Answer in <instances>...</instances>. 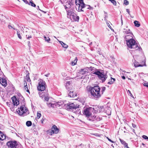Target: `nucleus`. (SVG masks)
I'll return each mask as SVG.
<instances>
[{"mask_svg":"<svg viewBox=\"0 0 148 148\" xmlns=\"http://www.w3.org/2000/svg\"><path fill=\"white\" fill-rule=\"evenodd\" d=\"M100 90V88L97 86L90 87V92L93 98L97 99L101 97Z\"/></svg>","mask_w":148,"mask_h":148,"instance_id":"nucleus-1","label":"nucleus"},{"mask_svg":"<svg viewBox=\"0 0 148 148\" xmlns=\"http://www.w3.org/2000/svg\"><path fill=\"white\" fill-rule=\"evenodd\" d=\"M78 3H77V0L75 1L76 4L75 8L78 11H83L84 10L82 9L84 8L87 9H92V8L90 5L85 4L84 3L83 0H78Z\"/></svg>","mask_w":148,"mask_h":148,"instance_id":"nucleus-2","label":"nucleus"},{"mask_svg":"<svg viewBox=\"0 0 148 148\" xmlns=\"http://www.w3.org/2000/svg\"><path fill=\"white\" fill-rule=\"evenodd\" d=\"M93 74L97 76L99 79L101 80L102 82H104L108 77V76L103 71L101 70H97L93 73Z\"/></svg>","mask_w":148,"mask_h":148,"instance_id":"nucleus-3","label":"nucleus"},{"mask_svg":"<svg viewBox=\"0 0 148 148\" xmlns=\"http://www.w3.org/2000/svg\"><path fill=\"white\" fill-rule=\"evenodd\" d=\"M16 112L19 115L22 116H25L29 114L27 108L24 105H22L20 108H18L16 110Z\"/></svg>","mask_w":148,"mask_h":148,"instance_id":"nucleus-4","label":"nucleus"},{"mask_svg":"<svg viewBox=\"0 0 148 148\" xmlns=\"http://www.w3.org/2000/svg\"><path fill=\"white\" fill-rule=\"evenodd\" d=\"M126 44L128 47L130 49H135L136 50H140V47L138 46L137 43L133 39L128 41Z\"/></svg>","mask_w":148,"mask_h":148,"instance_id":"nucleus-5","label":"nucleus"},{"mask_svg":"<svg viewBox=\"0 0 148 148\" xmlns=\"http://www.w3.org/2000/svg\"><path fill=\"white\" fill-rule=\"evenodd\" d=\"M7 145L8 147L11 148H17L18 147H19L20 148H22V146L18 144L16 141L8 142L7 143Z\"/></svg>","mask_w":148,"mask_h":148,"instance_id":"nucleus-6","label":"nucleus"},{"mask_svg":"<svg viewBox=\"0 0 148 148\" xmlns=\"http://www.w3.org/2000/svg\"><path fill=\"white\" fill-rule=\"evenodd\" d=\"M38 86L37 87L38 90L44 91L46 88V83L42 79H40L38 83Z\"/></svg>","mask_w":148,"mask_h":148,"instance_id":"nucleus-7","label":"nucleus"},{"mask_svg":"<svg viewBox=\"0 0 148 148\" xmlns=\"http://www.w3.org/2000/svg\"><path fill=\"white\" fill-rule=\"evenodd\" d=\"M92 111L91 109V107H84L83 110V114L86 116V117H89L92 114Z\"/></svg>","mask_w":148,"mask_h":148,"instance_id":"nucleus-8","label":"nucleus"},{"mask_svg":"<svg viewBox=\"0 0 148 148\" xmlns=\"http://www.w3.org/2000/svg\"><path fill=\"white\" fill-rule=\"evenodd\" d=\"M79 106L75 104L74 103H68L66 106L67 110H70L73 109H76L77 108H79Z\"/></svg>","mask_w":148,"mask_h":148,"instance_id":"nucleus-9","label":"nucleus"},{"mask_svg":"<svg viewBox=\"0 0 148 148\" xmlns=\"http://www.w3.org/2000/svg\"><path fill=\"white\" fill-rule=\"evenodd\" d=\"M88 68L86 67L83 69H81L79 72L78 73V74H81V75H84L86 74L88 72Z\"/></svg>","mask_w":148,"mask_h":148,"instance_id":"nucleus-10","label":"nucleus"},{"mask_svg":"<svg viewBox=\"0 0 148 148\" xmlns=\"http://www.w3.org/2000/svg\"><path fill=\"white\" fill-rule=\"evenodd\" d=\"M70 91L69 94V95L71 97H74L77 96V94L74 90V89L71 88L70 90H68Z\"/></svg>","mask_w":148,"mask_h":148,"instance_id":"nucleus-11","label":"nucleus"},{"mask_svg":"<svg viewBox=\"0 0 148 148\" xmlns=\"http://www.w3.org/2000/svg\"><path fill=\"white\" fill-rule=\"evenodd\" d=\"M72 84V81H67L66 82V84L65 87L67 90H70V89L73 88V86L71 85Z\"/></svg>","mask_w":148,"mask_h":148,"instance_id":"nucleus-12","label":"nucleus"},{"mask_svg":"<svg viewBox=\"0 0 148 148\" xmlns=\"http://www.w3.org/2000/svg\"><path fill=\"white\" fill-rule=\"evenodd\" d=\"M51 131L53 134H57L59 132V129L55 125H54L52 127Z\"/></svg>","mask_w":148,"mask_h":148,"instance_id":"nucleus-13","label":"nucleus"},{"mask_svg":"<svg viewBox=\"0 0 148 148\" xmlns=\"http://www.w3.org/2000/svg\"><path fill=\"white\" fill-rule=\"evenodd\" d=\"M123 32L125 35H132V33L130 31V29L128 28L127 26H126V28L123 29Z\"/></svg>","mask_w":148,"mask_h":148,"instance_id":"nucleus-14","label":"nucleus"},{"mask_svg":"<svg viewBox=\"0 0 148 148\" xmlns=\"http://www.w3.org/2000/svg\"><path fill=\"white\" fill-rule=\"evenodd\" d=\"M133 35L132 33V35L131 34H127L126 35L125 37L124 38L125 39V41H126V42H128V41H129V40H130L132 39H133Z\"/></svg>","mask_w":148,"mask_h":148,"instance_id":"nucleus-15","label":"nucleus"},{"mask_svg":"<svg viewBox=\"0 0 148 148\" xmlns=\"http://www.w3.org/2000/svg\"><path fill=\"white\" fill-rule=\"evenodd\" d=\"M91 109H92V112L95 113H97L99 111V108L98 106H95L93 108L91 107Z\"/></svg>","mask_w":148,"mask_h":148,"instance_id":"nucleus-16","label":"nucleus"},{"mask_svg":"<svg viewBox=\"0 0 148 148\" xmlns=\"http://www.w3.org/2000/svg\"><path fill=\"white\" fill-rule=\"evenodd\" d=\"M119 140L121 143L125 147H126V148H130L128 146L127 143H126L123 140H122L121 138H119Z\"/></svg>","mask_w":148,"mask_h":148,"instance_id":"nucleus-17","label":"nucleus"},{"mask_svg":"<svg viewBox=\"0 0 148 148\" xmlns=\"http://www.w3.org/2000/svg\"><path fill=\"white\" fill-rule=\"evenodd\" d=\"M73 19L76 21H78L79 19V16H77L75 14H73L71 15Z\"/></svg>","mask_w":148,"mask_h":148,"instance_id":"nucleus-18","label":"nucleus"},{"mask_svg":"<svg viewBox=\"0 0 148 148\" xmlns=\"http://www.w3.org/2000/svg\"><path fill=\"white\" fill-rule=\"evenodd\" d=\"M0 83L2 85L4 86H5L7 85L6 81L5 79H0Z\"/></svg>","mask_w":148,"mask_h":148,"instance_id":"nucleus-19","label":"nucleus"},{"mask_svg":"<svg viewBox=\"0 0 148 148\" xmlns=\"http://www.w3.org/2000/svg\"><path fill=\"white\" fill-rule=\"evenodd\" d=\"M12 101L14 105L15 106H17L19 104L18 101L17 99H16V98H14V99H12Z\"/></svg>","mask_w":148,"mask_h":148,"instance_id":"nucleus-20","label":"nucleus"},{"mask_svg":"<svg viewBox=\"0 0 148 148\" xmlns=\"http://www.w3.org/2000/svg\"><path fill=\"white\" fill-rule=\"evenodd\" d=\"M135 62H134V66L136 67H138L139 66H143V65L139 64L138 62H136L135 60Z\"/></svg>","mask_w":148,"mask_h":148,"instance_id":"nucleus-21","label":"nucleus"},{"mask_svg":"<svg viewBox=\"0 0 148 148\" xmlns=\"http://www.w3.org/2000/svg\"><path fill=\"white\" fill-rule=\"evenodd\" d=\"M5 135L1 132L0 135V140H3L5 138Z\"/></svg>","mask_w":148,"mask_h":148,"instance_id":"nucleus-22","label":"nucleus"},{"mask_svg":"<svg viewBox=\"0 0 148 148\" xmlns=\"http://www.w3.org/2000/svg\"><path fill=\"white\" fill-rule=\"evenodd\" d=\"M59 42L60 43L63 47L66 49L68 47V46L67 45H66V44L64 43L63 42L61 41H59Z\"/></svg>","mask_w":148,"mask_h":148,"instance_id":"nucleus-23","label":"nucleus"},{"mask_svg":"<svg viewBox=\"0 0 148 148\" xmlns=\"http://www.w3.org/2000/svg\"><path fill=\"white\" fill-rule=\"evenodd\" d=\"M134 23L135 26L138 27L140 26V24L138 21H135L134 22Z\"/></svg>","mask_w":148,"mask_h":148,"instance_id":"nucleus-24","label":"nucleus"},{"mask_svg":"<svg viewBox=\"0 0 148 148\" xmlns=\"http://www.w3.org/2000/svg\"><path fill=\"white\" fill-rule=\"evenodd\" d=\"M115 78H112V77H111V80L110 81H109L108 84H113L114 82L115 81Z\"/></svg>","mask_w":148,"mask_h":148,"instance_id":"nucleus-25","label":"nucleus"},{"mask_svg":"<svg viewBox=\"0 0 148 148\" xmlns=\"http://www.w3.org/2000/svg\"><path fill=\"white\" fill-rule=\"evenodd\" d=\"M77 57H76L75 58V60L74 61H72L71 62V65L72 66H74L77 63Z\"/></svg>","mask_w":148,"mask_h":148,"instance_id":"nucleus-26","label":"nucleus"},{"mask_svg":"<svg viewBox=\"0 0 148 148\" xmlns=\"http://www.w3.org/2000/svg\"><path fill=\"white\" fill-rule=\"evenodd\" d=\"M43 97H44V99L45 101H48L49 100V98L47 95L45 96L44 95H42V97L43 98Z\"/></svg>","mask_w":148,"mask_h":148,"instance_id":"nucleus-27","label":"nucleus"},{"mask_svg":"<svg viewBox=\"0 0 148 148\" xmlns=\"http://www.w3.org/2000/svg\"><path fill=\"white\" fill-rule=\"evenodd\" d=\"M26 125L28 127H29L32 125V122L30 121H28L26 122Z\"/></svg>","mask_w":148,"mask_h":148,"instance_id":"nucleus-28","label":"nucleus"},{"mask_svg":"<svg viewBox=\"0 0 148 148\" xmlns=\"http://www.w3.org/2000/svg\"><path fill=\"white\" fill-rule=\"evenodd\" d=\"M45 40L48 42H49L50 40V38L49 37H46V36H44Z\"/></svg>","mask_w":148,"mask_h":148,"instance_id":"nucleus-29","label":"nucleus"},{"mask_svg":"<svg viewBox=\"0 0 148 148\" xmlns=\"http://www.w3.org/2000/svg\"><path fill=\"white\" fill-rule=\"evenodd\" d=\"M17 35L19 38L20 39H21L22 38L21 36V34L20 33V31H17Z\"/></svg>","mask_w":148,"mask_h":148,"instance_id":"nucleus-30","label":"nucleus"},{"mask_svg":"<svg viewBox=\"0 0 148 148\" xmlns=\"http://www.w3.org/2000/svg\"><path fill=\"white\" fill-rule=\"evenodd\" d=\"M29 4L30 5H31L32 6L34 7L36 6V5H35V4L34 3H33L32 1H31L29 2Z\"/></svg>","mask_w":148,"mask_h":148,"instance_id":"nucleus-31","label":"nucleus"},{"mask_svg":"<svg viewBox=\"0 0 148 148\" xmlns=\"http://www.w3.org/2000/svg\"><path fill=\"white\" fill-rule=\"evenodd\" d=\"M41 115L40 113H39L38 112L37 113V117L36 118H37V119H39L41 117Z\"/></svg>","mask_w":148,"mask_h":148,"instance_id":"nucleus-32","label":"nucleus"},{"mask_svg":"<svg viewBox=\"0 0 148 148\" xmlns=\"http://www.w3.org/2000/svg\"><path fill=\"white\" fill-rule=\"evenodd\" d=\"M124 3L126 5H127L129 4V2L127 0H124Z\"/></svg>","mask_w":148,"mask_h":148,"instance_id":"nucleus-33","label":"nucleus"},{"mask_svg":"<svg viewBox=\"0 0 148 148\" xmlns=\"http://www.w3.org/2000/svg\"><path fill=\"white\" fill-rule=\"evenodd\" d=\"M111 2L115 6L116 5V3L115 0H113Z\"/></svg>","mask_w":148,"mask_h":148,"instance_id":"nucleus-34","label":"nucleus"},{"mask_svg":"<svg viewBox=\"0 0 148 148\" xmlns=\"http://www.w3.org/2000/svg\"><path fill=\"white\" fill-rule=\"evenodd\" d=\"M142 137L146 140H148V137L146 135H143Z\"/></svg>","mask_w":148,"mask_h":148,"instance_id":"nucleus-35","label":"nucleus"},{"mask_svg":"<svg viewBox=\"0 0 148 148\" xmlns=\"http://www.w3.org/2000/svg\"><path fill=\"white\" fill-rule=\"evenodd\" d=\"M24 88L27 92H29V90L28 89L27 85L25 86H24Z\"/></svg>","mask_w":148,"mask_h":148,"instance_id":"nucleus-36","label":"nucleus"},{"mask_svg":"<svg viewBox=\"0 0 148 148\" xmlns=\"http://www.w3.org/2000/svg\"><path fill=\"white\" fill-rule=\"evenodd\" d=\"M26 36L27 37V38L28 39H29L30 38H32V36L31 35H26Z\"/></svg>","mask_w":148,"mask_h":148,"instance_id":"nucleus-37","label":"nucleus"},{"mask_svg":"<svg viewBox=\"0 0 148 148\" xmlns=\"http://www.w3.org/2000/svg\"><path fill=\"white\" fill-rule=\"evenodd\" d=\"M8 28L10 29H13L14 30H16V29H15L14 28H13V27H12L11 25H8Z\"/></svg>","mask_w":148,"mask_h":148,"instance_id":"nucleus-38","label":"nucleus"},{"mask_svg":"<svg viewBox=\"0 0 148 148\" xmlns=\"http://www.w3.org/2000/svg\"><path fill=\"white\" fill-rule=\"evenodd\" d=\"M102 90L101 92H102V94H103V92L105 91L106 88L105 87H103L102 88Z\"/></svg>","mask_w":148,"mask_h":148,"instance_id":"nucleus-39","label":"nucleus"},{"mask_svg":"<svg viewBox=\"0 0 148 148\" xmlns=\"http://www.w3.org/2000/svg\"><path fill=\"white\" fill-rule=\"evenodd\" d=\"M51 107L54 108L56 106V104L55 103H52Z\"/></svg>","mask_w":148,"mask_h":148,"instance_id":"nucleus-40","label":"nucleus"},{"mask_svg":"<svg viewBox=\"0 0 148 148\" xmlns=\"http://www.w3.org/2000/svg\"><path fill=\"white\" fill-rule=\"evenodd\" d=\"M106 138L108 139V140L110 141V142H111L112 143H114V142L112 140L110 139L108 137H107Z\"/></svg>","mask_w":148,"mask_h":148,"instance_id":"nucleus-41","label":"nucleus"},{"mask_svg":"<svg viewBox=\"0 0 148 148\" xmlns=\"http://www.w3.org/2000/svg\"><path fill=\"white\" fill-rule=\"evenodd\" d=\"M26 77L27 78V81H30V79L29 78V75H26Z\"/></svg>","mask_w":148,"mask_h":148,"instance_id":"nucleus-42","label":"nucleus"},{"mask_svg":"<svg viewBox=\"0 0 148 148\" xmlns=\"http://www.w3.org/2000/svg\"><path fill=\"white\" fill-rule=\"evenodd\" d=\"M128 92H129V94L130 95V96H131V97H133V95H132V94L131 93V92L130 91V90H128Z\"/></svg>","mask_w":148,"mask_h":148,"instance_id":"nucleus-43","label":"nucleus"},{"mask_svg":"<svg viewBox=\"0 0 148 148\" xmlns=\"http://www.w3.org/2000/svg\"><path fill=\"white\" fill-rule=\"evenodd\" d=\"M143 85L145 86L148 87V84L147 83H144L143 84Z\"/></svg>","mask_w":148,"mask_h":148,"instance_id":"nucleus-44","label":"nucleus"},{"mask_svg":"<svg viewBox=\"0 0 148 148\" xmlns=\"http://www.w3.org/2000/svg\"><path fill=\"white\" fill-rule=\"evenodd\" d=\"M47 104L48 106L49 107H51V104H52L51 103H47Z\"/></svg>","mask_w":148,"mask_h":148,"instance_id":"nucleus-45","label":"nucleus"},{"mask_svg":"<svg viewBox=\"0 0 148 148\" xmlns=\"http://www.w3.org/2000/svg\"><path fill=\"white\" fill-rule=\"evenodd\" d=\"M108 17V16L106 15H105V17H104V18H105V20L106 21V23H107V20H106V18H107Z\"/></svg>","mask_w":148,"mask_h":148,"instance_id":"nucleus-46","label":"nucleus"},{"mask_svg":"<svg viewBox=\"0 0 148 148\" xmlns=\"http://www.w3.org/2000/svg\"><path fill=\"white\" fill-rule=\"evenodd\" d=\"M26 4H29L27 0H22Z\"/></svg>","mask_w":148,"mask_h":148,"instance_id":"nucleus-47","label":"nucleus"},{"mask_svg":"<svg viewBox=\"0 0 148 148\" xmlns=\"http://www.w3.org/2000/svg\"><path fill=\"white\" fill-rule=\"evenodd\" d=\"M126 12L128 13L129 14H130V11L129 9H126Z\"/></svg>","mask_w":148,"mask_h":148,"instance_id":"nucleus-48","label":"nucleus"},{"mask_svg":"<svg viewBox=\"0 0 148 148\" xmlns=\"http://www.w3.org/2000/svg\"><path fill=\"white\" fill-rule=\"evenodd\" d=\"M107 24V25L108 26V27L110 28H111V26L110 25V24H109V23H106Z\"/></svg>","mask_w":148,"mask_h":148,"instance_id":"nucleus-49","label":"nucleus"},{"mask_svg":"<svg viewBox=\"0 0 148 148\" xmlns=\"http://www.w3.org/2000/svg\"><path fill=\"white\" fill-rule=\"evenodd\" d=\"M28 46L29 47V48L30 47V42L29 41L28 42Z\"/></svg>","mask_w":148,"mask_h":148,"instance_id":"nucleus-50","label":"nucleus"},{"mask_svg":"<svg viewBox=\"0 0 148 148\" xmlns=\"http://www.w3.org/2000/svg\"><path fill=\"white\" fill-rule=\"evenodd\" d=\"M24 86H25L26 85H27V83L25 81H24Z\"/></svg>","mask_w":148,"mask_h":148,"instance_id":"nucleus-51","label":"nucleus"},{"mask_svg":"<svg viewBox=\"0 0 148 148\" xmlns=\"http://www.w3.org/2000/svg\"><path fill=\"white\" fill-rule=\"evenodd\" d=\"M132 126L134 128H135L136 127V125L134 124H132Z\"/></svg>","mask_w":148,"mask_h":148,"instance_id":"nucleus-52","label":"nucleus"},{"mask_svg":"<svg viewBox=\"0 0 148 148\" xmlns=\"http://www.w3.org/2000/svg\"><path fill=\"white\" fill-rule=\"evenodd\" d=\"M44 119H42L41 120V123L42 124L43 123V121H44Z\"/></svg>","mask_w":148,"mask_h":148,"instance_id":"nucleus-53","label":"nucleus"},{"mask_svg":"<svg viewBox=\"0 0 148 148\" xmlns=\"http://www.w3.org/2000/svg\"><path fill=\"white\" fill-rule=\"evenodd\" d=\"M49 73H48L47 74L45 75L46 77H48L49 76Z\"/></svg>","mask_w":148,"mask_h":148,"instance_id":"nucleus-54","label":"nucleus"},{"mask_svg":"<svg viewBox=\"0 0 148 148\" xmlns=\"http://www.w3.org/2000/svg\"><path fill=\"white\" fill-rule=\"evenodd\" d=\"M122 78L123 79H125V77L123 75V76H122Z\"/></svg>","mask_w":148,"mask_h":148,"instance_id":"nucleus-55","label":"nucleus"},{"mask_svg":"<svg viewBox=\"0 0 148 148\" xmlns=\"http://www.w3.org/2000/svg\"><path fill=\"white\" fill-rule=\"evenodd\" d=\"M98 117H99L98 116L97 117V118H96V116H95V119H96L97 121H99V120L98 119Z\"/></svg>","mask_w":148,"mask_h":148,"instance_id":"nucleus-56","label":"nucleus"},{"mask_svg":"<svg viewBox=\"0 0 148 148\" xmlns=\"http://www.w3.org/2000/svg\"><path fill=\"white\" fill-rule=\"evenodd\" d=\"M121 24H122V25L123 23V20H122V16H121Z\"/></svg>","mask_w":148,"mask_h":148,"instance_id":"nucleus-57","label":"nucleus"},{"mask_svg":"<svg viewBox=\"0 0 148 148\" xmlns=\"http://www.w3.org/2000/svg\"><path fill=\"white\" fill-rule=\"evenodd\" d=\"M64 8H65V9L66 10V9H67L68 8L67 7H66V6L65 5L64 6Z\"/></svg>","mask_w":148,"mask_h":148,"instance_id":"nucleus-58","label":"nucleus"},{"mask_svg":"<svg viewBox=\"0 0 148 148\" xmlns=\"http://www.w3.org/2000/svg\"><path fill=\"white\" fill-rule=\"evenodd\" d=\"M59 1H60L62 4H63V2L61 0H59Z\"/></svg>","mask_w":148,"mask_h":148,"instance_id":"nucleus-59","label":"nucleus"},{"mask_svg":"<svg viewBox=\"0 0 148 148\" xmlns=\"http://www.w3.org/2000/svg\"><path fill=\"white\" fill-rule=\"evenodd\" d=\"M142 145L143 146H145V144H144L143 143H142Z\"/></svg>","mask_w":148,"mask_h":148,"instance_id":"nucleus-60","label":"nucleus"},{"mask_svg":"<svg viewBox=\"0 0 148 148\" xmlns=\"http://www.w3.org/2000/svg\"><path fill=\"white\" fill-rule=\"evenodd\" d=\"M113 0H109V1H110L111 2Z\"/></svg>","mask_w":148,"mask_h":148,"instance_id":"nucleus-61","label":"nucleus"},{"mask_svg":"<svg viewBox=\"0 0 148 148\" xmlns=\"http://www.w3.org/2000/svg\"><path fill=\"white\" fill-rule=\"evenodd\" d=\"M111 146H112V147H113V148H114V146H113V144H112V145H111Z\"/></svg>","mask_w":148,"mask_h":148,"instance_id":"nucleus-62","label":"nucleus"},{"mask_svg":"<svg viewBox=\"0 0 148 148\" xmlns=\"http://www.w3.org/2000/svg\"><path fill=\"white\" fill-rule=\"evenodd\" d=\"M104 13H105V14H107L106 12H105V11H104Z\"/></svg>","mask_w":148,"mask_h":148,"instance_id":"nucleus-63","label":"nucleus"},{"mask_svg":"<svg viewBox=\"0 0 148 148\" xmlns=\"http://www.w3.org/2000/svg\"><path fill=\"white\" fill-rule=\"evenodd\" d=\"M92 42H91L90 44V45H91V44H92Z\"/></svg>","mask_w":148,"mask_h":148,"instance_id":"nucleus-64","label":"nucleus"}]
</instances>
